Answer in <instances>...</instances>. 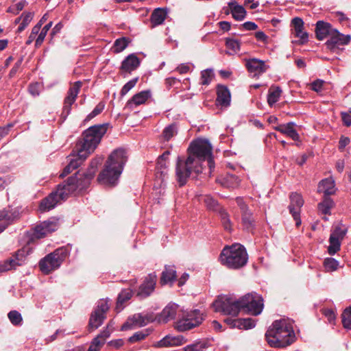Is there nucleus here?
<instances>
[{
    "mask_svg": "<svg viewBox=\"0 0 351 351\" xmlns=\"http://www.w3.org/2000/svg\"><path fill=\"white\" fill-rule=\"evenodd\" d=\"M178 133V128L176 124L172 123L165 127L162 131V138L169 141L172 137L176 136Z\"/></svg>",
    "mask_w": 351,
    "mask_h": 351,
    "instance_id": "nucleus-39",
    "label": "nucleus"
},
{
    "mask_svg": "<svg viewBox=\"0 0 351 351\" xmlns=\"http://www.w3.org/2000/svg\"><path fill=\"white\" fill-rule=\"evenodd\" d=\"M268 344L274 348H285L295 341L292 324L287 319L276 320L265 333Z\"/></svg>",
    "mask_w": 351,
    "mask_h": 351,
    "instance_id": "nucleus-3",
    "label": "nucleus"
},
{
    "mask_svg": "<svg viewBox=\"0 0 351 351\" xmlns=\"http://www.w3.org/2000/svg\"><path fill=\"white\" fill-rule=\"evenodd\" d=\"M333 206L332 199L329 196H324L323 201L318 204V209L322 214L328 215Z\"/></svg>",
    "mask_w": 351,
    "mask_h": 351,
    "instance_id": "nucleus-35",
    "label": "nucleus"
},
{
    "mask_svg": "<svg viewBox=\"0 0 351 351\" xmlns=\"http://www.w3.org/2000/svg\"><path fill=\"white\" fill-rule=\"evenodd\" d=\"M126 161L127 156L125 149L119 148L114 150L109 156L104 169L97 178L99 182L106 185H115Z\"/></svg>",
    "mask_w": 351,
    "mask_h": 351,
    "instance_id": "nucleus-4",
    "label": "nucleus"
},
{
    "mask_svg": "<svg viewBox=\"0 0 351 351\" xmlns=\"http://www.w3.org/2000/svg\"><path fill=\"white\" fill-rule=\"evenodd\" d=\"M23 61V57L21 56L20 57V58L15 62L14 66L12 67V69L10 70V77H13L16 75V73H17V71H19V68L21 67V64H22V62Z\"/></svg>",
    "mask_w": 351,
    "mask_h": 351,
    "instance_id": "nucleus-56",
    "label": "nucleus"
},
{
    "mask_svg": "<svg viewBox=\"0 0 351 351\" xmlns=\"http://www.w3.org/2000/svg\"><path fill=\"white\" fill-rule=\"evenodd\" d=\"M210 346L207 339L200 340L184 348V351H205Z\"/></svg>",
    "mask_w": 351,
    "mask_h": 351,
    "instance_id": "nucleus-33",
    "label": "nucleus"
},
{
    "mask_svg": "<svg viewBox=\"0 0 351 351\" xmlns=\"http://www.w3.org/2000/svg\"><path fill=\"white\" fill-rule=\"evenodd\" d=\"M109 125V123L95 125L86 130L77 143L75 152H79L82 158H86L96 149Z\"/></svg>",
    "mask_w": 351,
    "mask_h": 351,
    "instance_id": "nucleus-6",
    "label": "nucleus"
},
{
    "mask_svg": "<svg viewBox=\"0 0 351 351\" xmlns=\"http://www.w3.org/2000/svg\"><path fill=\"white\" fill-rule=\"evenodd\" d=\"M108 309L109 306L108 301L106 300H101L98 303L97 308L94 311H99V313L105 315Z\"/></svg>",
    "mask_w": 351,
    "mask_h": 351,
    "instance_id": "nucleus-55",
    "label": "nucleus"
},
{
    "mask_svg": "<svg viewBox=\"0 0 351 351\" xmlns=\"http://www.w3.org/2000/svg\"><path fill=\"white\" fill-rule=\"evenodd\" d=\"M129 40L125 38L117 39L113 45V51L114 53H120L123 51L128 45Z\"/></svg>",
    "mask_w": 351,
    "mask_h": 351,
    "instance_id": "nucleus-42",
    "label": "nucleus"
},
{
    "mask_svg": "<svg viewBox=\"0 0 351 351\" xmlns=\"http://www.w3.org/2000/svg\"><path fill=\"white\" fill-rule=\"evenodd\" d=\"M59 227L58 219L51 218L37 223L32 229L30 241L34 239H39L45 237L49 234L55 232Z\"/></svg>",
    "mask_w": 351,
    "mask_h": 351,
    "instance_id": "nucleus-13",
    "label": "nucleus"
},
{
    "mask_svg": "<svg viewBox=\"0 0 351 351\" xmlns=\"http://www.w3.org/2000/svg\"><path fill=\"white\" fill-rule=\"evenodd\" d=\"M13 125H14L12 123H9L6 126L1 127L0 128V136L3 137V136H6L8 134L10 128H12Z\"/></svg>",
    "mask_w": 351,
    "mask_h": 351,
    "instance_id": "nucleus-63",
    "label": "nucleus"
},
{
    "mask_svg": "<svg viewBox=\"0 0 351 351\" xmlns=\"http://www.w3.org/2000/svg\"><path fill=\"white\" fill-rule=\"evenodd\" d=\"M281 89L279 87H271L267 96V102L270 106L276 104L280 96Z\"/></svg>",
    "mask_w": 351,
    "mask_h": 351,
    "instance_id": "nucleus-37",
    "label": "nucleus"
},
{
    "mask_svg": "<svg viewBox=\"0 0 351 351\" xmlns=\"http://www.w3.org/2000/svg\"><path fill=\"white\" fill-rule=\"evenodd\" d=\"M179 306L176 304H169L162 311L156 316V319L159 323L165 324L176 317Z\"/></svg>",
    "mask_w": 351,
    "mask_h": 351,
    "instance_id": "nucleus-20",
    "label": "nucleus"
},
{
    "mask_svg": "<svg viewBox=\"0 0 351 351\" xmlns=\"http://www.w3.org/2000/svg\"><path fill=\"white\" fill-rule=\"evenodd\" d=\"M217 102L219 105L227 107L230 104V93L223 85H218L217 88Z\"/></svg>",
    "mask_w": 351,
    "mask_h": 351,
    "instance_id": "nucleus-25",
    "label": "nucleus"
},
{
    "mask_svg": "<svg viewBox=\"0 0 351 351\" xmlns=\"http://www.w3.org/2000/svg\"><path fill=\"white\" fill-rule=\"evenodd\" d=\"M140 63V59L136 54H130L123 60L120 66V71L121 74L125 73H131L139 66Z\"/></svg>",
    "mask_w": 351,
    "mask_h": 351,
    "instance_id": "nucleus-21",
    "label": "nucleus"
},
{
    "mask_svg": "<svg viewBox=\"0 0 351 351\" xmlns=\"http://www.w3.org/2000/svg\"><path fill=\"white\" fill-rule=\"evenodd\" d=\"M239 319H232V318H226L224 319V322L230 326L232 328H238L239 326V324L237 322H239Z\"/></svg>",
    "mask_w": 351,
    "mask_h": 351,
    "instance_id": "nucleus-62",
    "label": "nucleus"
},
{
    "mask_svg": "<svg viewBox=\"0 0 351 351\" xmlns=\"http://www.w3.org/2000/svg\"><path fill=\"white\" fill-rule=\"evenodd\" d=\"M189 66L186 64H182L176 68V71H178L180 74L186 73L189 71Z\"/></svg>",
    "mask_w": 351,
    "mask_h": 351,
    "instance_id": "nucleus-64",
    "label": "nucleus"
},
{
    "mask_svg": "<svg viewBox=\"0 0 351 351\" xmlns=\"http://www.w3.org/2000/svg\"><path fill=\"white\" fill-rule=\"evenodd\" d=\"M231 9L232 17L237 21H242L246 16V11L242 5L237 4L236 1H231L228 3Z\"/></svg>",
    "mask_w": 351,
    "mask_h": 351,
    "instance_id": "nucleus-29",
    "label": "nucleus"
},
{
    "mask_svg": "<svg viewBox=\"0 0 351 351\" xmlns=\"http://www.w3.org/2000/svg\"><path fill=\"white\" fill-rule=\"evenodd\" d=\"M106 318V315L99 313V311H93L90 315L88 326L91 330L99 328Z\"/></svg>",
    "mask_w": 351,
    "mask_h": 351,
    "instance_id": "nucleus-32",
    "label": "nucleus"
},
{
    "mask_svg": "<svg viewBox=\"0 0 351 351\" xmlns=\"http://www.w3.org/2000/svg\"><path fill=\"white\" fill-rule=\"evenodd\" d=\"M341 120L343 124L349 127L351 125V114L348 112H341Z\"/></svg>",
    "mask_w": 351,
    "mask_h": 351,
    "instance_id": "nucleus-59",
    "label": "nucleus"
},
{
    "mask_svg": "<svg viewBox=\"0 0 351 351\" xmlns=\"http://www.w3.org/2000/svg\"><path fill=\"white\" fill-rule=\"evenodd\" d=\"M324 82L322 80H315L311 84V89L315 92H319L323 87Z\"/></svg>",
    "mask_w": 351,
    "mask_h": 351,
    "instance_id": "nucleus-60",
    "label": "nucleus"
},
{
    "mask_svg": "<svg viewBox=\"0 0 351 351\" xmlns=\"http://www.w3.org/2000/svg\"><path fill=\"white\" fill-rule=\"evenodd\" d=\"M167 16V12L165 9L160 8L155 9L150 18L152 27H154L162 24Z\"/></svg>",
    "mask_w": 351,
    "mask_h": 351,
    "instance_id": "nucleus-28",
    "label": "nucleus"
},
{
    "mask_svg": "<svg viewBox=\"0 0 351 351\" xmlns=\"http://www.w3.org/2000/svg\"><path fill=\"white\" fill-rule=\"evenodd\" d=\"M30 252V248L28 246H25L17 250L11 258L0 263V273L15 269L16 267L21 266Z\"/></svg>",
    "mask_w": 351,
    "mask_h": 351,
    "instance_id": "nucleus-12",
    "label": "nucleus"
},
{
    "mask_svg": "<svg viewBox=\"0 0 351 351\" xmlns=\"http://www.w3.org/2000/svg\"><path fill=\"white\" fill-rule=\"evenodd\" d=\"M52 25H53V22L50 21L49 23H47L43 27L38 38L36 40V43H35L36 47H39L42 45L48 31L52 27Z\"/></svg>",
    "mask_w": 351,
    "mask_h": 351,
    "instance_id": "nucleus-45",
    "label": "nucleus"
},
{
    "mask_svg": "<svg viewBox=\"0 0 351 351\" xmlns=\"http://www.w3.org/2000/svg\"><path fill=\"white\" fill-rule=\"evenodd\" d=\"M151 97V93L149 90H143L138 93L135 94L127 103V106L129 107H133V106H139L143 104L146 101Z\"/></svg>",
    "mask_w": 351,
    "mask_h": 351,
    "instance_id": "nucleus-27",
    "label": "nucleus"
},
{
    "mask_svg": "<svg viewBox=\"0 0 351 351\" xmlns=\"http://www.w3.org/2000/svg\"><path fill=\"white\" fill-rule=\"evenodd\" d=\"M341 241L335 239L333 237H330L329 243L330 245L328 247V252L330 255H334L338 251L340 250Z\"/></svg>",
    "mask_w": 351,
    "mask_h": 351,
    "instance_id": "nucleus-41",
    "label": "nucleus"
},
{
    "mask_svg": "<svg viewBox=\"0 0 351 351\" xmlns=\"http://www.w3.org/2000/svg\"><path fill=\"white\" fill-rule=\"evenodd\" d=\"M290 201L289 212L295 221L296 226L299 227L301 225L300 208L304 204V200L300 194L293 193L290 195Z\"/></svg>",
    "mask_w": 351,
    "mask_h": 351,
    "instance_id": "nucleus-14",
    "label": "nucleus"
},
{
    "mask_svg": "<svg viewBox=\"0 0 351 351\" xmlns=\"http://www.w3.org/2000/svg\"><path fill=\"white\" fill-rule=\"evenodd\" d=\"M293 25L292 34L299 40L293 43L298 45H304L308 41V34L304 31V21L300 17H295L291 21Z\"/></svg>",
    "mask_w": 351,
    "mask_h": 351,
    "instance_id": "nucleus-16",
    "label": "nucleus"
},
{
    "mask_svg": "<svg viewBox=\"0 0 351 351\" xmlns=\"http://www.w3.org/2000/svg\"><path fill=\"white\" fill-rule=\"evenodd\" d=\"M347 228H344L342 224H339L335 228L330 237L342 241L347 233Z\"/></svg>",
    "mask_w": 351,
    "mask_h": 351,
    "instance_id": "nucleus-43",
    "label": "nucleus"
},
{
    "mask_svg": "<svg viewBox=\"0 0 351 351\" xmlns=\"http://www.w3.org/2000/svg\"><path fill=\"white\" fill-rule=\"evenodd\" d=\"M82 86L80 81L75 82L67 92V95L64 100L62 114L67 116L71 111L72 104L75 101L80 90Z\"/></svg>",
    "mask_w": 351,
    "mask_h": 351,
    "instance_id": "nucleus-15",
    "label": "nucleus"
},
{
    "mask_svg": "<svg viewBox=\"0 0 351 351\" xmlns=\"http://www.w3.org/2000/svg\"><path fill=\"white\" fill-rule=\"evenodd\" d=\"M342 324L345 328L351 330V306L347 307L341 315Z\"/></svg>",
    "mask_w": 351,
    "mask_h": 351,
    "instance_id": "nucleus-44",
    "label": "nucleus"
},
{
    "mask_svg": "<svg viewBox=\"0 0 351 351\" xmlns=\"http://www.w3.org/2000/svg\"><path fill=\"white\" fill-rule=\"evenodd\" d=\"M180 344L181 341L179 338L167 335L161 340L156 342L154 346L157 348H164L169 346H177Z\"/></svg>",
    "mask_w": 351,
    "mask_h": 351,
    "instance_id": "nucleus-30",
    "label": "nucleus"
},
{
    "mask_svg": "<svg viewBox=\"0 0 351 351\" xmlns=\"http://www.w3.org/2000/svg\"><path fill=\"white\" fill-rule=\"evenodd\" d=\"M315 36L317 40H323L328 38L325 46L330 51L337 52L341 46L348 45L351 40L350 35L340 33L332 25L324 21H318L315 25Z\"/></svg>",
    "mask_w": 351,
    "mask_h": 351,
    "instance_id": "nucleus-5",
    "label": "nucleus"
},
{
    "mask_svg": "<svg viewBox=\"0 0 351 351\" xmlns=\"http://www.w3.org/2000/svg\"><path fill=\"white\" fill-rule=\"evenodd\" d=\"M323 314L328 318V320L330 323H332L336 318L334 311L330 308L324 309Z\"/></svg>",
    "mask_w": 351,
    "mask_h": 351,
    "instance_id": "nucleus-58",
    "label": "nucleus"
},
{
    "mask_svg": "<svg viewBox=\"0 0 351 351\" xmlns=\"http://www.w3.org/2000/svg\"><path fill=\"white\" fill-rule=\"evenodd\" d=\"M214 76L213 71L212 69H206L201 73V84L203 85H208L212 81Z\"/></svg>",
    "mask_w": 351,
    "mask_h": 351,
    "instance_id": "nucleus-49",
    "label": "nucleus"
},
{
    "mask_svg": "<svg viewBox=\"0 0 351 351\" xmlns=\"http://www.w3.org/2000/svg\"><path fill=\"white\" fill-rule=\"evenodd\" d=\"M295 125V124L293 122H289L286 124H280L276 126L274 130L287 135L293 141H300V136L294 128Z\"/></svg>",
    "mask_w": 351,
    "mask_h": 351,
    "instance_id": "nucleus-24",
    "label": "nucleus"
},
{
    "mask_svg": "<svg viewBox=\"0 0 351 351\" xmlns=\"http://www.w3.org/2000/svg\"><path fill=\"white\" fill-rule=\"evenodd\" d=\"M236 202L241 211L243 226L246 230H251L254 221L252 212L242 197H237Z\"/></svg>",
    "mask_w": 351,
    "mask_h": 351,
    "instance_id": "nucleus-17",
    "label": "nucleus"
},
{
    "mask_svg": "<svg viewBox=\"0 0 351 351\" xmlns=\"http://www.w3.org/2000/svg\"><path fill=\"white\" fill-rule=\"evenodd\" d=\"M8 317L10 321V322L14 326L21 325L23 322V318L19 312L17 311H11L8 314Z\"/></svg>",
    "mask_w": 351,
    "mask_h": 351,
    "instance_id": "nucleus-48",
    "label": "nucleus"
},
{
    "mask_svg": "<svg viewBox=\"0 0 351 351\" xmlns=\"http://www.w3.org/2000/svg\"><path fill=\"white\" fill-rule=\"evenodd\" d=\"M180 319L177 323V328L180 331H185L199 326L202 320V315L199 310H194L190 312L182 313V316L178 315Z\"/></svg>",
    "mask_w": 351,
    "mask_h": 351,
    "instance_id": "nucleus-11",
    "label": "nucleus"
},
{
    "mask_svg": "<svg viewBox=\"0 0 351 351\" xmlns=\"http://www.w3.org/2000/svg\"><path fill=\"white\" fill-rule=\"evenodd\" d=\"M34 12H23L21 14L22 21L19 24V26L18 27V29L16 31L18 33H21L23 30H25V29L28 26V25L32 21V19L34 18Z\"/></svg>",
    "mask_w": 351,
    "mask_h": 351,
    "instance_id": "nucleus-38",
    "label": "nucleus"
},
{
    "mask_svg": "<svg viewBox=\"0 0 351 351\" xmlns=\"http://www.w3.org/2000/svg\"><path fill=\"white\" fill-rule=\"evenodd\" d=\"M254 36L258 41H261L265 44L268 43L269 37L262 31L255 32Z\"/></svg>",
    "mask_w": 351,
    "mask_h": 351,
    "instance_id": "nucleus-57",
    "label": "nucleus"
},
{
    "mask_svg": "<svg viewBox=\"0 0 351 351\" xmlns=\"http://www.w3.org/2000/svg\"><path fill=\"white\" fill-rule=\"evenodd\" d=\"M75 178H69L64 183L58 186L57 190L43 199L39 208L42 212L48 211L53 208L60 200H64L67 197L77 191V185L75 184Z\"/></svg>",
    "mask_w": 351,
    "mask_h": 351,
    "instance_id": "nucleus-8",
    "label": "nucleus"
},
{
    "mask_svg": "<svg viewBox=\"0 0 351 351\" xmlns=\"http://www.w3.org/2000/svg\"><path fill=\"white\" fill-rule=\"evenodd\" d=\"M69 254V251L65 247L56 249L47 254L39 261V267L44 274H49L58 269Z\"/></svg>",
    "mask_w": 351,
    "mask_h": 351,
    "instance_id": "nucleus-9",
    "label": "nucleus"
},
{
    "mask_svg": "<svg viewBox=\"0 0 351 351\" xmlns=\"http://www.w3.org/2000/svg\"><path fill=\"white\" fill-rule=\"evenodd\" d=\"M105 104L103 102H99L96 107L94 108V110L89 113L86 119H84V121H89L98 114H99L104 109Z\"/></svg>",
    "mask_w": 351,
    "mask_h": 351,
    "instance_id": "nucleus-51",
    "label": "nucleus"
},
{
    "mask_svg": "<svg viewBox=\"0 0 351 351\" xmlns=\"http://www.w3.org/2000/svg\"><path fill=\"white\" fill-rule=\"evenodd\" d=\"M219 215L220 216V219H221V221L223 228L226 230H231V222L229 219V215H228V213L223 208H220Z\"/></svg>",
    "mask_w": 351,
    "mask_h": 351,
    "instance_id": "nucleus-47",
    "label": "nucleus"
},
{
    "mask_svg": "<svg viewBox=\"0 0 351 351\" xmlns=\"http://www.w3.org/2000/svg\"><path fill=\"white\" fill-rule=\"evenodd\" d=\"M237 323L239 325L237 328L245 330L251 329L256 325V321L252 318L239 319Z\"/></svg>",
    "mask_w": 351,
    "mask_h": 351,
    "instance_id": "nucleus-46",
    "label": "nucleus"
},
{
    "mask_svg": "<svg viewBox=\"0 0 351 351\" xmlns=\"http://www.w3.org/2000/svg\"><path fill=\"white\" fill-rule=\"evenodd\" d=\"M324 265L328 271H332L337 269L339 262L333 258H327L324 260Z\"/></svg>",
    "mask_w": 351,
    "mask_h": 351,
    "instance_id": "nucleus-50",
    "label": "nucleus"
},
{
    "mask_svg": "<svg viewBox=\"0 0 351 351\" xmlns=\"http://www.w3.org/2000/svg\"><path fill=\"white\" fill-rule=\"evenodd\" d=\"M335 180L332 178H328L319 182L317 191L323 193L324 196H329L335 193Z\"/></svg>",
    "mask_w": 351,
    "mask_h": 351,
    "instance_id": "nucleus-26",
    "label": "nucleus"
},
{
    "mask_svg": "<svg viewBox=\"0 0 351 351\" xmlns=\"http://www.w3.org/2000/svg\"><path fill=\"white\" fill-rule=\"evenodd\" d=\"M156 280L157 276L156 274H149L139 287L136 295L141 298L149 296L155 289Z\"/></svg>",
    "mask_w": 351,
    "mask_h": 351,
    "instance_id": "nucleus-19",
    "label": "nucleus"
},
{
    "mask_svg": "<svg viewBox=\"0 0 351 351\" xmlns=\"http://www.w3.org/2000/svg\"><path fill=\"white\" fill-rule=\"evenodd\" d=\"M149 322L150 320L142 316L141 314H135L122 325L121 330H127L136 326L141 327L145 326Z\"/></svg>",
    "mask_w": 351,
    "mask_h": 351,
    "instance_id": "nucleus-22",
    "label": "nucleus"
},
{
    "mask_svg": "<svg viewBox=\"0 0 351 351\" xmlns=\"http://www.w3.org/2000/svg\"><path fill=\"white\" fill-rule=\"evenodd\" d=\"M226 46L230 50L229 54L237 53L240 51L241 43L239 40L234 38H226Z\"/></svg>",
    "mask_w": 351,
    "mask_h": 351,
    "instance_id": "nucleus-40",
    "label": "nucleus"
},
{
    "mask_svg": "<svg viewBox=\"0 0 351 351\" xmlns=\"http://www.w3.org/2000/svg\"><path fill=\"white\" fill-rule=\"evenodd\" d=\"M148 335H149V332H148L147 330L138 331V332H135L132 336H131L129 338L128 341L130 343H132L137 342V341H140L145 339V337H147Z\"/></svg>",
    "mask_w": 351,
    "mask_h": 351,
    "instance_id": "nucleus-52",
    "label": "nucleus"
},
{
    "mask_svg": "<svg viewBox=\"0 0 351 351\" xmlns=\"http://www.w3.org/2000/svg\"><path fill=\"white\" fill-rule=\"evenodd\" d=\"M213 306L216 312L237 316L241 310L252 315L261 314L263 308V299L257 293H247L237 300L231 296H222L216 300Z\"/></svg>",
    "mask_w": 351,
    "mask_h": 351,
    "instance_id": "nucleus-2",
    "label": "nucleus"
},
{
    "mask_svg": "<svg viewBox=\"0 0 351 351\" xmlns=\"http://www.w3.org/2000/svg\"><path fill=\"white\" fill-rule=\"evenodd\" d=\"M132 295V290L128 289L123 290L118 295L116 310L119 312L123 308V303L131 298Z\"/></svg>",
    "mask_w": 351,
    "mask_h": 351,
    "instance_id": "nucleus-34",
    "label": "nucleus"
},
{
    "mask_svg": "<svg viewBox=\"0 0 351 351\" xmlns=\"http://www.w3.org/2000/svg\"><path fill=\"white\" fill-rule=\"evenodd\" d=\"M138 78H134L128 82L121 88L120 94L121 96L126 95L132 88H134L138 82Z\"/></svg>",
    "mask_w": 351,
    "mask_h": 351,
    "instance_id": "nucleus-54",
    "label": "nucleus"
},
{
    "mask_svg": "<svg viewBox=\"0 0 351 351\" xmlns=\"http://www.w3.org/2000/svg\"><path fill=\"white\" fill-rule=\"evenodd\" d=\"M176 278V271L174 269L173 267L166 266L165 270L162 271L161 278H160V283L162 285L167 284L168 282H172L175 280Z\"/></svg>",
    "mask_w": 351,
    "mask_h": 351,
    "instance_id": "nucleus-31",
    "label": "nucleus"
},
{
    "mask_svg": "<svg viewBox=\"0 0 351 351\" xmlns=\"http://www.w3.org/2000/svg\"><path fill=\"white\" fill-rule=\"evenodd\" d=\"M242 26L245 30L248 31L255 30L258 28V25L255 23L251 21L244 23L242 24Z\"/></svg>",
    "mask_w": 351,
    "mask_h": 351,
    "instance_id": "nucleus-61",
    "label": "nucleus"
},
{
    "mask_svg": "<svg viewBox=\"0 0 351 351\" xmlns=\"http://www.w3.org/2000/svg\"><path fill=\"white\" fill-rule=\"evenodd\" d=\"M73 158L69 159V165L71 166V169L75 170L77 169L80 165L82 163V162L86 158H82L80 156L79 152H77V155H73L72 156Z\"/></svg>",
    "mask_w": 351,
    "mask_h": 351,
    "instance_id": "nucleus-53",
    "label": "nucleus"
},
{
    "mask_svg": "<svg viewBox=\"0 0 351 351\" xmlns=\"http://www.w3.org/2000/svg\"><path fill=\"white\" fill-rule=\"evenodd\" d=\"M246 66L248 71L252 73L254 76L258 75L265 72L267 69L265 62L256 58L248 60L246 62Z\"/></svg>",
    "mask_w": 351,
    "mask_h": 351,
    "instance_id": "nucleus-23",
    "label": "nucleus"
},
{
    "mask_svg": "<svg viewBox=\"0 0 351 351\" xmlns=\"http://www.w3.org/2000/svg\"><path fill=\"white\" fill-rule=\"evenodd\" d=\"M101 158H95L91 160L89 168L84 173H76L70 178H75V184L77 185V190L85 189L90 184V180L94 178L97 167L102 162Z\"/></svg>",
    "mask_w": 351,
    "mask_h": 351,
    "instance_id": "nucleus-10",
    "label": "nucleus"
},
{
    "mask_svg": "<svg viewBox=\"0 0 351 351\" xmlns=\"http://www.w3.org/2000/svg\"><path fill=\"white\" fill-rule=\"evenodd\" d=\"M188 157L178 156L176 166V180L180 186L186 184L193 174L198 175L202 171V162L206 160L210 169L214 168L212 157V146L207 140L198 139L191 143L188 149Z\"/></svg>",
    "mask_w": 351,
    "mask_h": 351,
    "instance_id": "nucleus-1",
    "label": "nucleus"
},
{
    "mask_svg": "<svg viewBox=\"0 0 351 351\" xmlns=\"http://www.w3.org/2000/svg\"><path fill=\"white\" fill-rule=\"evenodd\" d=\"M20 213L15 209H3L0 211V233L15 220L19 219Z\"/></svg>",
    "mask_w": 351,
    "mask_h": 351,
    "instance_id": "nucleus-18",
    "label": "nucleus"
},
{
    "mask_svg": "<svg viewBox=\"0 0 351 351\" xmlns=\"http://www.w3.org/2000/svg\"><path fill=\"white\" fill-rule=\"evenodd\" d=\"M221 263L229 269H237L246 265L247 254L245 247L239 243L226 247L220 254Z\"/></svg>",
    "mask_w": 351,
    "mask_h": 351,
    "instance_id": "nucleus-7",
    "label": "nucleus"
},
{
    "mask_svg": "<svg viewBox=\"0 0 351 351\" xmlns=\"http://www.w3.org/2000/svg\"><path fill=\"white\" fill-rule=\"evenodd\" d=\"M202 200L204 202L206 206L209 210L218 211L219 213L220 208H221L218 204L217 201L209 195L202 196Z\"/></svg>",
    "mask_w": 351,
    "mask_h": 351,
    "instance_id": "nucleus-36",
    "label": "nucleus"
}]
</instances>
